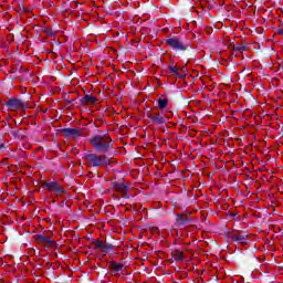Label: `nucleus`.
<instances>
[{
  "instance_id": "nucleus-13",
  "label": "nucleus",
  "mask_w": 283,
  "mask_h": 283,
  "mask_svg": "<svg viewBox=\"0 0 283 283\" xmlns=\"http://www.w3.org/2000/svg\"><path fill=\"white\" fill-rule=\"evenodd\" d=\"M95 247H97V249H102V251H105V243H103L102 241L97 240L94 242Z\"/></svg>"
},
{
  "instance_id": "nucleus-1",
  "label": "nucleus",
  "mask_w": 283,
  "mask_h": 283,
  "mask_svg": "<svg viewBox=\"0 0 283 283\" xmlns=\"http://www.w3.org/2000/svg\"><path fill=\"white\" fill-rule=\"evenodd\" d=\"M91 145L98 154H105L112 149V139L107 135H96L91 139Z\"/></svg>"
},
{
  "instance_id": "nucleus-7",
  "label": "nucleus",
  "mask_w": 283,
  "mask_h": 283,
  "mask_svg": "<svg viewBox=\"0 0 283 283\" xmlns=\"http://www.w3.org/2000/svg\"><path fill=\"white\" fill-rule=\"evenodd\" d=\"M150 120H153L154 123H165V117L160 116V114H157V115H153L149 117Z\"/></svg>"
},
{
  "instance_id": "nucleus-6",
  "label": "nucleus",
  "mask_w": 283,
  "mask_h": 283,
  "mask_svg": "<svg viewBox=\"0 0 283 283\" xmlns=\"http://www.w3.org/2000/svg\"><path fill=\"white\" fill-rule=\"evenodd\" d=\"M115 190L122 193L124 198H127V191H129V188L125 184H116Z\"/></svg>"
},
{
  "instance_id": "nucleus-11",
  "label": "nucleus",
  "mask_w": 283,
  "mask_h": 283,
  "mask_svg": "<svg viewBox=\"0 0 283 283\" xmlns=\"http://www.w3.org/2000/svg\"><path fill=\"white\" fill-rule=\"evenodd\" d=\"M169 70L172 74H176L179 76V78H185V74H179L178 73V69L174 67V66H169Z\"/></svg>"
},
{
  "instance_id": "nucleus-10",
  "label": "nucleus",
  "mask_w": 283,
  "mask_h": 283,
  "mask_svg": "<svg viewBox=\"0 0 283 283\" xmlns=\"http://www.w3.org/2000/svg\"><path fill=\"white\" fill-rule=\"evenodd\" d=\"M111 269H113V271L118 272V271H120V270L123 269V264L113 262V263L111 264Z\"/></svg>"
},
{
  "instance_id": "nucleus-2",
  "label": "nucleus",
  "mask_w": 283,
  "mask_h": 283,
  "mask_svg": "<svg viewBox=\"0 0 283 283\" xmlns=\"http://www.w3.org/2000/svg\"><path fill=\"white\" fill-rule=\"evenodd\" d=\"M86 160L92 165V167H102L103 165L109 164L106 156H97L95 154L86 155Z\"/></svg>"
},
{
  "instance_id": "nucleus-9",
  "label": "nucleus",
  "mask_w": 283,
  "mask_h": 283,
  "mask_svg": "<svg viewBox=\"0 0 283 283\" xmlns=\"http://www.w3.org/2000/svg\"><path fill=\"white\" fill-rule=\"evenodd\" d=\"M232 240H234L235 242H239V244H247L245 237H232Z\"/></svg>"
},
{
  "instance_id": "nucleus-5",
  "label": "nucleus",
  "mask_w": 283,
  "mask_h": 283,
  "mask_svg": "<svg viewBox=\"0 0 283 283\" xmlns=\"http://www.w3.org/2000/svg\"><path fill=\"white\" fill-rule=\"evenodd\" d=\"M23 105V102L21 99L11 98L7 102V107H11V109H19Z\"/></svg>"
},
{
  "instance_id": "nucleus-3",
  "label": "nucleus",
  "mask_w": 283,
  "mask_h": 283,
  "mask_svg": "<svg viewBox=\"0 0 283 283\" xmlns=\"http://www.w3.org/2000/svg\"><path fill=\"white\" fill-rule=\"evenodd\" d=\"M166 43L171 48V50H177L178 52H185V50H187L185 43H182L178 38H169L166 40Z\"/></svg>"
},
{
  "instance_id": "nucleus-12",
  "label": "nucleus",
  "mask_w": 283,
  "mask_h": 283,
  "mask_svg": "<svg viewBox=\"0 0 283 283\" xmlns=\"http://www.w3.org/2000/svg\"><path fill=\"white\" fill-rule=\"evenodd\" d=\"M84 101H86V103H91L94 105V103H96V97L92 96V95H86L84 97Z\"/></svg>"
},
{
  "instance_id": "nucleus-14",
  "label": "nucleus",
  "mask_w": 283,
  "mask_h": 283,
  "mask_svg": "<svg viewBox=\"0 0 283 283\" xmlns=\"http://www.w3.org/2000/svg\"><path fill=\"white\" fill-rule=\"evenodd\" d=\"M176 220L179 224H185V222H187V220L182 219V214H177Z\"/></svg>"
},
{
  "instance_id": "nucleus-15",
  "label": "nucleus",
  "mask_w": 283,
  "mask_h": 283,
  "mask_svg": "<svg viewBox=\"0 0 283 283\" xmlns=\"http://www.w3.org/2000/svg\"><path fill=\"white\" fill-rule=\"evenodd\" d=\"M182 255H184V253H182V252H180V253H179V258H178V259H179V260H182Z\"/></svg>"
},
{
  "instance_id": "nucleus-4",
  "label": "nucleus",
  "mask_w": 283,
  "mask_h": 283,
  "mask_svg": "<svg viewBox=\"0 0 283 283\" xmlns=\"http://www.w3.org/2000/svg\"><path fill=\"white\" fill-rule=\"evenodd\" d=\"M44 187L45 189H49V191H52V193H55L56 196L65 193V190L55 181H45Z\"/></svg>"
},
{
  "instance_id": "nucleus-8",
  "label": "nucleus",
  "mask_w": 283,
  "mask_h": 283,
  "mask_svg": "<svg viewBox=\"0 0 283 283\" xmlns=\"http://www.w3.org/2000/svg\"><path fill=\"white\" fill-rule=\"evenodd\" d=\"M168 101H167V98H159L158 99V107H159V109H165V107H167V105H168Z\"/></svg>"
}]
</instances>
